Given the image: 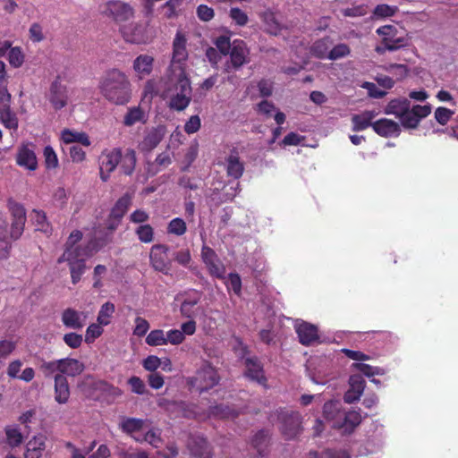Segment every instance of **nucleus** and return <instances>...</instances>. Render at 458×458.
Wrapping results in <instances>:
<instances>
[{
	"label": "nucleus",
	"mask_w": 458,
	"mask_h": 458,
	"mask_svg": "<svg viewBox=\"0 0 458 458\" xmlns=\"http://www.w3.org/2000/svg\"><path fill=\"white\" fill-rule=\"evenodd\" d=\"M226 174L227 176L233 179H240L244 172V165L240 160L239 152L236 148L230 150V155L226 157Z\"/></svg>",
	"instance_id": "nucleus-23"
},
{
	"label": "nucleus",
	"mask_w": 458,
	"mask_h": 458,
	"mask_svg": "<svg viewBox=\"0 0 458 458\" xmlns=\"http://www.w3.org/2000/svg\"><path fill=\"white\" fill-rule=\"evenodd\" d=\"M40 371L43 373L45 377H50L56 371L60 372V363L59 360L46 361L43 360L39 367Z\"/></svg>",
	"instance_id": "nucleus-62"
},
{
	"label": "nucleus",
	"mask_w": 458,
	"mask_h": 458,
	"mask_svg": "<svg viewBox=\"0 0 458 458\" xmlns=\"http://www.w3.org/2000/svg\"><path fill=\"white\" fill-rule=\"evenodd\" d=\"M201 259L206 265L209 275L218 279H225V267L219 259L216 251L207 246L203 245L201 248Z\"/></svg>",
	"instance_id": "nucleus-11"
},
{
	"label": "nucleus",
	"mask_w": 458,
	"mask_h": 458,
	"mask_svg": "<svg viewBox=\"0 0 458 458\" xmlns=\"http://www.w3.org/2000/svg\"><path fill=\"white\" fill-rule=\"evenodd\" d=\"M269 438V431L261 429L258 431L251 440V445L256 448L259 454H261L262 448L267 445Z\"/></svg>",
	"instance_id": "nucleus-53"
},
{
	"label": "nucleus",
	"mask_w": 458,
	"mask_h": 458,
	"mask_svg": "<svg viewBox=\"0 0 458 458\" xmlns=\"http://www.w3.org/2000/svg\"><path fill=\"white\" fill-rule=\"evenodd\" d=\"M62 140L67 144L78 142L85 147H89L90 145V140L87 133L72 131L69 129H64L62 131Z\"/></svg>",
	"instance_id": "nucleus-38"
},
{
	"label": "nucleus",
	"mask_w": 458,
	"mask_h": 458,
	"mask_svg": "<svg viewBox=\"0 0 458 458\" xmlns=\"http://www.w3.org/2000/svg\"><path fill=\"white\" fill-rule=\"evenodd\" d=\"M105 241L92 239L85 246L64 247V253L57 259V263L63 262L75 263L81 260L86 261V259L91 257L106 245Z\"/></svg>",
	"instance_id": "nucleus-6"
},
{
	"label": "nucleus",
	"mask_w": 458,
	"mask_h": 458,
	"mask_svg": "<svg viewBox=\"0 0 458 458\" xmlns=\"http://www.w3.org/2000/svg\"><path fill=\"white\" fill-rule=\"evenodd\" d=\"M169 248L165 244H155L149 253L152 267L158 272L168 275L171 270V261L168 259Z\"/></svg>",
	"instance_id": "nucleus-13"
},
{
	"label": "nucleus",
	"mask_w": 458,
	"mask_h": 458,
	"mask_svg": "<svg viewBox=\"0 0 458 458\" xmlns=\"http://www.w3.org/2000/svg\"><path fill=\"white\" fill-rule=\"evenodd\" d=\"M164 83L162 97H169V108L178 112L186 109L192 98L191 83L186 71L181 69L178 73L167 74Z\"/></svg>",
	"instance_id": "nucleus-2"
},
{
	"label": "nucleus",
	"mask_w": 458,
	"mask_h": 458,
	"mask_svg": "<svg viewBox=\"0 0 458 458\" xmlns=\"http://www.w3.org/2000/svg\"><path fill=\"white\" fill-rule=\"evenodd\" d=\"M308 458H352L348 451L344 449L327 448L321 453L310 451Z\"/></svg>",
	"instance_id": "nucleus-39"
},
{
	"label": "nucleus",
	"mask_w": 458,
	"mask_h": 458,
	"mask_svg": "<svg viewBox=\"0 0 458 458\" xmlns=\"http://www.w3.org/2000/svg\"><path fill=\"white\" fill-rule=\"evenodd\" d=\"M255 110L258 114L264 115L266 118L272 116L273 112L276 110L273 102L268 100H262L257 104Z\"/></svg>",
	"instance_id": "nucleus-63"
},
{
	"label": "nucleus",
	"mask_w": 458,
	"mask_h": 458,
	"mask_svg": "<svg viewBox=\"0 0 458 458\" xmlns=\"http://www.w3.org/2000/svg\"><path fill=\"white\" fill-rule=\"evenodd\" d=\"M32 220L37 226V230L44 233L49 231L50 225L44 211L33 210Z\"/></svg>",
	"instance_id": "nucleus-54"
},
{
	"label": "nucleus",
	"mask_w": 458,
	"mask_h": 458,
	"mask_svg": "<svg viewBox=\"0 0 458 458\" xmlns=\"http://www.w3.org/2000/svg\"><path fill=\"white\" fill-rule=\"evenodd\" d=\"M376 33L381 37L380 43L375 47V52L378 55L399 50L409 44V38L399 37L397 28L393 25L381 26L377 29Z\"/></svg>",
	"instance_id": "nucleus-4"
},
{
	"label": "nucleus",
	"mask_w": 458,
	"mask_h": 458,
	"mask_svg": "<svg viewBox=\"0 0 458 458\" xmlns=\"http://www.w3.org/2000/svg\"><path fill=\"white\" fill-rule=\"evenodd\" d=\"M154 61V57L147 54H141L134 59L132 68L139 79H143L151 74Z\"/></svg>",
	"instance_id": "nucleus-24"
},
{
	"label": "nucleus",
	"mask_w": 458,
	"mask_h": 458,
	"mask_svg": "<svg viewBox=\"0 0 458 458\" xmlns=\"http://www.w3.org/2000/svg\"><path fill=\"white\" fill-rule=\"evenodd\" d=\"M216 49L222 55H227L232 48V42L230 37L226 35H221L214 40Z\"/></svg>",
	"instance_id": "nucleus-57"
},
{
	"label": "nucleus",
	"mask_w": 458,
	"mask_h": 458,
	"mask_svg": "<svg viewBox=\"0 0 458 458\" xmlns=\"http://www.w3.org/2000/svg\"><path fill=\"white\" fill-rule=\"evenodd\" d=\"M131 203V197L129 194H124L117 199L110 211V215L117 220H122Z\"/></svg>",
	"instance_id": "nucleus-37"
},
{
	"label": "nucleus",
	"mask_w": 458,
	"mask_h": 458,
	"mask_svg": "<svg viewBox=\"0 0 458 458\" xmlns=\"http://www.w3.org/2000/svg\"><path fill=\"white\" fill-rule=\"evenodd\" d=\"M226 288L228 291L232 290L236 295L242 293V279L239 274L230 273L228 275V280L225 282Z\"/></svg>",
	"instance_id": "nucleus-58"
},
{
	"label": "nucleus",
	"mask_w": 458,
	"mask_h": 458,
	"mask_svg": "<svg viewBox=\"0 0 458 458\" xmlns=\"http://www.w3.org/2000/svg\"><path fill=\"white\" fill-rule=\"evenodd\" d=\"M115 311V306L110 301L105 302L98 311L97 322L99 325L107 326L111 323V318Z\"/></svg>",
	"instance_id": "nucleus-41"
},
{
	"label": "nucleus",
	"mask_w": 458,
	"mask_h": 458,
	"mask_svg": "<svg viewBox=\"0 0 458 458\" xmlns=\"http://www.w3.org/2000/svg\"><path fill=\"white\" fill-rule=\"evenodd\" d=\"M173 258L175 262L184 267H189L191 261V254L188 248L174 252Z\"/></svg>",
	"instance_id": "nucleus-64"
},
{
	"label": "nucleus",
	"mask_w": 458,
	"mask_h": 458,
	"mask_svg": "<svg viewBox=\"0 0 458 458\" xmlns=\"http://www.w3.org/2000/svg\"><path fill=\"white\" fill-rule=\"evenodd\" d=\"M245 376L251 380L257 381L259 384H265L267 378L264 375L263 367L256 357L247 358L245 360Z\"/></svg>",
	"instance_id": "nucleus-26"
},
{
	"label": "nucleus",
	"mask_w": 458,
	"mask_h": 458,
	"mask_svg": "<svg viewBox=\"0 0 458 458\" xmlns=\"http://www.w3.org/2000/svg\"><path fill=\"white\" fill-rule=\"evenodd\" d=\"M145 342L149 346L165 345V334L162 329L151 330L147 335Z\"/></svg>",
	"instance_id": "nucleus-48"
},
{
	"label": "nucleus",
	"mask_w": 458,
	"mask_h": 458,
	"mask_svg": "<svg viewBox=\"0 0 458 458\" xmlns=\"http://www.w3.org/2000/svg\"><path fill=\"white\" fill-rule=\"evenodd\" d=\"M62 322L67 328L81 329L84 327L81 313L72 308L63 311Z\"/></svg>",
	"instance_id": "nucleus-32"
},
{
	"label": "nucleus",
	"mask_w": 458,
	"mask_h": 458,
	"mask_svg": "<svg viewBox=\"0 0 458 458\" xmlns=\"http://www.w3.org/2000/svg\"><path fill=\"white\" fill-rule=\"evenodd\" d=\"M188 56L186 36L182 31H177L173 41L172 58L167 73H178L181 69L185 70L184 66Z\"/></svg>",
	"instance_id": "nucleus-8"
},
{
	"label": "nucleus",
	"mask_w": 458,
	"mask_h": 458,
	"mask_svg": "<svg viewBox=\"0 0 458 458\" xmlns=\"http://www.w3.org/2000/svg\"><path fill=\"white\" fill-rule=\"evenodd\" d=\"M188 448L193 458H212V448L207 438L194 436L191 438Z\"/></svg>",
	"instance_id": "nucleus-20"
},
{
	"label": "nucleus",
	"mask_w": 458,
	"mask_h": 458,
	"mask_svg": "<svg viewBox=\"0 0 458 458\" xmlns=\"http://www.w3.org/2000/svg\"><path fill=\"white\" fill-rule=\"evenodd\" d=\"M8 52V62L13 68H20L25 60V55L20 47H10Z\"/></svg>",
	"instance_id": "nucleus-46"
},
{
	"label": "nucleus",
	"mask_w": 458,
	"mask_h": 458,
	"mask_svg": "<svg viewBox=\"0 0 458 458\" xmlns=\"http://www.w3.org/2000/svg\"><path fill=\"white\" fill-rule=\"evenodd\" d=\"M46 448V437L42 434L35 436L26 445L25 458H41Z\"/></svg>",
	"instance_id": "nucleus-30"
},
{
	"label": "nucleus",
	"mask_w": 458,
	"mask_h": 458,
	"mask_svg": "<svg viewBox=\"0 0 458 458\" xmlns=\"http://www.w3.org/2000/svg\"><path fill=\"white\" fill-rule=\"evenodd\" d=\"M166 130L163 125H158L148 130L143 140L139 143V149L143 153H149L156 148L165 135Z\"/></svg>",
	"instance_id": "nucleus-18"
},
{
	"label": "nucleus",
	"mask_w": 458,
	"mask_h": 458,
	"mask_svg": "<svg viewBox=\"0 0 458 458\" xmlns=\"http://www.w3.org/2000/svg\"><path fill=\"white\" fill-rule=\"evenodd\" d=\"M184 299L180 306V313L182 317L186 318H195L201 308L199 306L202 293L197 290H191L184 294Z\"/></svg>",
	"instance_id": "nucleus-15"
},
{
	"label": "nucleus",
	"mask_w": 458,
	"mask_h": 458,
	"mask_svg": "<svg viewBox=\"0 0 458 458\" xmlns=\"http://www.w3.org/2000/svg\"><path fill=\"white\" fill-rule=\"evenodd\" d=\"M54 378L55 400L60 404H64L70 398V387L68 380L66 377L62 374H56Z\"/></svg>",
	"instance_id": "nucleus-29"
},
{
	"label": "nucleus",
	"mask_w": 458,
	"mask_h": 458,
	"mask_svg": "<svg viewBox=\"0 0 458 458\" xmlns=\"http://www.w3.org/2000/svg\"><path fill=\"white\" fill-rule=\"evenodd\" d=\"M361 422V415L358 411H343L341 420L336 422V427L339 429H344L345 433H352L357 426Z\"/></svg>",
	"instance_id": "nucleus-25"
},
{
	"label": "nucleus",
	"mask_w": 458,
	"mask_h": 458,
	"mask_svg": "<svg viewBox=\"0 0 458 458\" xmlns=\"http://www.w3.org/2000/svg\"><path fill=\"white\" fill-rule=\"evenodd\" d=\"M411 106V102L407 98H394L392 99L385 108V114H394L395 117L399 119L402 114H404V112Z\"/></svg>",
	"instance_id": "nucleus-35"
},
{
	"label": "nucleus",
	"mask_w": 458,
	"mask_h": 458,
	"mask_svg": "<svg viewBox=\"0 0 458 458\" xmlns=\"http://www.w3.org/2000/svg\"><path fill=\"white\" fill-rule=\"evenodd\" d=\"M122 157V149L114 148L111 150H104L99 157V176L103 182H107L119 165Z\"/></svg>",
	"instance_id": "nucleus-10"
},
{
	"label": "nucleus",
	"mask_w": 458,
	"mask_h": 458,
	"mask_svg": "<svg viewBox=\"0 0 458 458\" xmlns=\"http://www.w3.org/2000/svg\"><path fill=\"white\" fill-rule=\"evenodd\" d=\"M333 41L330 37H324L316 40L310 47V53L313 56L319 59L327 58L329 48L332 46Z\"/></svg>",
	"instance_id": "nucleus-34"
},
{
	"label": "nucleus",
	"mask_w": 458,
	"mask_h": 458,
	"mask_svg": "<svg viewBox=\"0 0 458 458\" xmlns=\"http://www.w3.org/2000/svg\"><path fill=\"white\" fill-rule=\"evenodd\" d=\"M16 164L29 171L38 168V159L32 143H23L17 148Z\"/></svg>",
	"instance_id": "nucleus-17"
},
{
	"label": "nucleus",
	"mask_w": 458,
	"mask_h": 458,
	"mask_svg": "<svg viewBox=\"0 0 458 458\" xmlns=\"http://www.w3.org/2000/svg\"><path fill=\"white\" fill-rule=\"evenodd\" d=\"M98 89L103 98L114 105H126L131 98V84L128 76L119 69L106 71L101 76Z\"/></svg>",
	"instance_id": "nucleus-1"
},
{
	"label": "nucleus",
	"mask_w": 458,
	"mask_h": 458,
	"mask_svg": "<svg viewBox=\"0 0 458 458\" xmlns=\"http://www.w3.org/2000/svg\"><path fill=\"white\" fill-rule=\"evenodd\" d=\"M295 329L302 345H311L319 339L318 327L310 323L302 322L297 325Z\"/></svg>",
	"instance_id": "nucleus-22"
},
{
	"label": "nucleus",
	"mask_w": 458,
	"mask_h": 458,
	"mask_svg": "<svg viewBox=\"0 0 458 458\" xmlns=\"http://www.w3.org/2000/svg\"><path fill=\"white\" fill-rule=\"evenodd\" d=\"M115 454L118 458H149L146 451L133 446H117Z\"/></svg>",
	"instance_id": "nucleus-40"
},
{
	"label": "nucleus",
	"mask_w": 458,
	"mask_h": 458,
	"mask_svg": "<svg viewBox=\"0 0 458 458\" xmlns=\"http://www.w3.org/2000/svg\"><path fill=\"white\" fill-rule=\"evenodd\" d=\"M7 208L11 214L12 220L27 219L26 210L22 204L10 199L7 201Z\"/></svg>",
	"instance_id": "nucleus-45"
},
{
	"label": "nucleus",
	"mask_w": 458,
	"mask_h": 458,
	"mask_svg": "<svg viewBox=\"0 0 458 458\" xmlns=\"http://www.w3.org/2000/svg\"><path fill=\"white\" fill-rule=\"evenodd\" d=\"M373 131L385 138L397 137L401 133L399 123L387 118H381L374 122Z\"/></svg>",
	"instance_id": "nucleus-21"
},
{
	"label": "nucleus",
	"mask_w": 458,
	"mask_h": 458,
	"mask_svg": "<svg viewBox=\"0 0 458 458\" xmlns=\"http://www.w3.org/2000/svg\"><path fill=\"white\" fill-rule=\"evenodd\" d=\"M199 153V143L195 140L193 141L186 150L184 155L183 163L185 164L183 167H182V171H187L191 164L195 161Z\"/></svg>",
	"instance_id": "nucleus-52"
},
{
	"label": "nucleus",
	"mask_w": 458,
	"mask_h": 458,
	"mask_svg": "<svg viewBox=\"0 0 458 458\" xmlns=\"http://www.w3.org/2000/svg\"><path fill=\"white\" fill-rule=\"evenodd\" d=\"M5 434L7 442L11 446H18L23 440V436L17 427H7Z\"/></svg>",
	"instance_id": "nucleus-55"
},
{
	"label": "nucleus",
	"mask_w": 458,
	"mask_h": 458,
	"mask_svg": "<svg viewBox=\"0 0 458 458\" xmlns=\"http://www.w3.org/2000/svg\"><path fill=\"white\" fill-rule=\"evenodd\" d=\"M259 17L264 25L266 33L272 36H278L283 30L284 25L279 20V14L273 9L267 8L259 13Z\"/></svg>",
	"instance_id": "nucleus-19"
},
{
	"label": "nucleus",
	"mask_w": 458,
	"mask_h": 458,
	"mask_svg": "<svg viewBox=\"0 0 458 458\" xmlns=\"http://www.w3.org/2000/svg\"><path fill=\"white\" fill-rule=\"evenodd\" d=\"M120 32L126 42L132 44H146L148 40L146 26L142 23L132 22L121 26Z\"/></svg>",
	"instance_id": "nucleus-16"
},
{
	"label": "nucleus",
	"mask_w": 458,
	"mask_h": 458,
	"mask_svg": "<svg viewBox=\"0 0 458 458\" xmlns=\"http://www.w3.org/2000/svg\"><path fill=\"white\" fill-rule=\"evenodd\" d=\"M136 152L131 148H128L125 152L122 153L120 161V168L125 175H131L136 166Z\"/></svg>",
	"instance_id": "nucleus-36"
},
{
	"label": "nucleus",
	"mask_w": 458,
	"mask_h": 458,
	"mask_svg": "<svg viewBox=\"0 0 458 458\" xmlns=\"http://www.w3.org/2000/svg\"><path fill=\"white\" fill-rule=\"evenodd\" d=\"M43 156L45 160L46 168L55 169L59 165L58 157L51 146H46L43 150Z\"/></svg>",
	"instance_id": "nucleus-51"
},
{
	"label": "nucleus",
	"mask_w": 458,
	"mask_h": 458,
	"mask_svg": "<svg viewBox=\"0 0 458 458\" xmlns=\"http://www.w3.org/2000/svg\"><path fill=\"white\" fill-rule=\"evenodd\" d=\"M187 231V225L182 218L175 217L172 219L166 227V232L169 234L182 236Z\"/></svg>",
	"instance_id": "nucleus-44"
},
{
	"label": "nucleus",
	"mask_w": 458,
	"mask_h": 458,
	"mask_svg": "<svg viewBox=\"0 0 458 458\" xmlns=\"http://www.w3.org/2000/svg\"><path fill=\"white\" fill-rule=\"evenodd\" d=\"M342 412V403L339 401L330 400L324 403L323 417L327 421L332 422V427L335 428H337L336 422L340 421Z\"/></svg>",
	"instance_id": "nucleus-28"
},
{
	"label": "nucleus",
	"mask_w": 458,
	"mask_h": 458,
	"mask_svg": "<svg viewBox=\"0 0 458 458\" xmlns=\"http://www.w3.org/2000/svg\"><path fill=\"white\" fill-rule=\"evenodd\" d=\"M353 369L361 372L364 376L370 377L374 375L383 374V371L380 368L372 367L366 363L356 362L352 365Z\"/></svg>",
	"instance_id": "nucleus-60"
},
{
	"label": "nucleus",
	"mask_w": 458,
	"mask_h": 458,
	"mask_svg": "<svg viewBox=\"0 0 458 458\" xmlns=\"http://www.w3.org/2000/svg\"><path fill=\"white\" fill-rule=\"evenodd\" d=\"M60 363V373L62 375H67L69 377H76L82 373L85 366L77 359L64 358L59 360Z\"/></svg>",
	"instance_id": "nucleus-31"
},
{
	"label": "nucleus",
	"mask_w": 458,
	"mask_h": 458,
	"mask_svg": "<svg viewBox=\"0 0 458 458\" xmlns=\"http://www.w3.org/2000/svg\"><path fill=\"white\" fill-rule=\"evenodd\" d=\"M144 119L143 110L138 107H132L128 110L123 118V123L126 126H132L138 122H141Z\"/></svg>",
	"instance_id": "nucleus-49"
},
{
	"label": "nucleus",
	"mask_w": 458,
	"mask_h": 458,
	"mask_svg": "<svg viewBox=\"0 0 458 458\" xmlns=\"http://www.w3.org/2000/svg\"><path fill=\"white\" fill-rule=\"evenodd\" d=\"M71 272V278L73 284H76L81 278L86 269V261L81 260L80 262L68 264Z\"/></svg>",
	"instance_id": "nucleus-56"
},
{
	"label": "nucleus",
	"mask_w": 458,
	"mask_h": 458,
	"mask_svg": "<svg viewBox=\"0 0 458 458\" xmlns=\"http://www.w3.org/2000/svg\"><path fill=\"white\" fill-rule=\"evenodd\" d=\"M144 426V420L137 418H124L120 423V428L123 432L132 435L135 432L141 430Z\"/></svg>",
	"instance_id": "nucleus-42"
},
{
	"label": "nucleus",
	"mask_w": 458,
	"mask_h": 458,
	"mask_svg": "<svg viewBox=\"0 0 458 458\" xmlns=\"http://www.w3.org/2000/svg\"><path fill=\"white\" fill-rule=\"evenodd\" d=\"M228 55L230 59L225 64V72L237 71L250 62V49L242 39H234L232 42V48Z\"/></svg>",
	"instance_id": "nucleus-9"
},
{
	"label": "nucleus",
	"mask_w": 458,
	"mask_h": 458,
	"mask_svg": "<svg viewBox=\"0 0 458 458\" xmlns=\"http://www.w3.org/2000/svg\"><path fill=\"white\" fill-rule=\"evenodd\" d=\"M135 234L142 243H150L154 241V228L149 224L140 225L135 229Z\"/></svg>",
	"instance_id": "nucleus-43"
},
{
	"label": "nucleus",
	"mask_w": 458,
	"mask_h": 458,
	"mask_svg": "<svg viewBox=\"0 0 458 458\" xmlns=\"http://www.w3.org/2000/svg\"><path fill=\"white\" fill-rule=\"evenodd\" d=\"M99 11L104 17L116 24L126 22L134 16V10L131 4L119 0L106 2L100 5Z\"/></svg>",
	"instance_id": "nucleus-7"
},
{
	"label": "nucleus",
	"mask_w": 458,
	"mask_h": 458,
	"mask_svg": "<svg viewBox=\"0 0 458 458\" xmlns=\"http://www.w3.org/2000/svg\"><path fill=\"white\" fill-rule=\"evenodd\" d=\"M0 123L9 130L17 131L19 119L11 105L0 106Z\"/></svg>",
	"instance_id": "nucleus-33"
},
{
	"label": "nucleus",
	"mask_w": 458,
	"mask_h": 458,
	"mask_svg": "<svg viewBox=\"0 0 458 458\" xmlns=\"http://www.w3.org/2000/svg\"><path fill=\"white\" fill-rule=\"evenodd\" d=\"M269 420L280 422L279 429L287 440L294 439L302 431L301 415L298 411L280 408L270 414Z\"/></svg>",
	"instance_id": "nucleus-3"
},
{
	"label": "nucleus",
	"mask_w": 458,
	"mask_h": 458,
	"mask_svg": "<svg viewBox=\"0 0 458 458\" xmlns=\"http://www.w3.org/2000/svg\"><path fill=\"white\" fill-rule=\"evenodd\" d=\"M47 99L56 111L66 106L68 103L67 87L62 83L59 75L50 84Z\"/></svg>",
	"instance_id": "nucleus-14"
},
{
	"label": "nucleus",
	"mask_w": 458,
	"mask_h": 458,
	"mask_svg": "<svg viewBox=\"0 0 458 458\" xmlns=\"http://www.w3.org/2000/svg\"><path fill=\"white\" fill-rule=\"evenodd\" d=\"M229 16L236 25L241 27L245 26L249 21L247 13L238 7L231 8Z\"/></svg>",
	"instance_id": "nucleus-61"
},
{
	"label": "nucleus",
	"mask_w": 458,
	"mask_h": 458,
	"mask_svg": "<svg viewBox=\"0 0 458 458\" xmlns=\"http://www.w3.org/2000/svg\"><path fill=\"white\" fill-rule=\"evenodd\" d=\"M351 54V48L347 44L340 43L335 45L328 53L327 59L335 61Z\"/></svg>",
	"instance_id": "nucleus-50"
},
{
	"label": "nucleus",
	"mask_w": 458,
	"mask_h": 458,
	"mask_svg": "<svg viewBox=\"0 0 458 458\" xmlns=\"http://www.w3.org/2000/svg\"><path fill=\"white\" fill-rule=\"evenodd\" d=\"M377 116V113L373 110H365L360 114L352 116V130L353 131H361L369 127L373 128V119Z\"/></svg>",
	"instance_id": "nucleus-27"
},
{
	"label": "nucleus",
	"mask_w": 458,
	"mask_h": 458,
	"mask_svg": "<svg viewBox=\"0 0 458 458\" xmlns=\"http://www.w3.org/2000/svg\"><path fill=\"white\" fill-rule=\"evenodd\" d=\"M431 113V106L429 105L420 106L414 105L411 106L399 117L402 126L405 129H415L420 124L421 119L427 117Z\"/></svg>",
	"instance_id": "nucleus-12"
},
{
	"label": "nucleus",
	"mask_w": 458,
	"mask_h": 458,
	"mask_svg": "<svg viewBox=\"0 0 458 458\" xmlns=\"http://www.w3.org/2000/svg\"><path fill=\"white\" fill-rule=\"evenodd\" d=\"M220 382V376L217 369L209 362L204 361L196 371L194 377L188 378V385L198 390L199 393L207 392Z\"/></svg>",
	"instance_id": "nucleus-5"
},
{
	"label": "nucleus",
	"mask_w": 458,
	"mask_h": 458,
	"mask_svg": "<svg viewBox=\"0 0 458 458\" xmlns=\"http://www.w3.org/2000/svg\"><path fill=\"white\" fill-rule=\"evenodd\" d=\"M102 327L103 325H99L98 323L90 324L86 330L85 342L91 344L98 338L104 332Z\"/></svg>",
	"instance_id": "nucleus-59"
},
{
	"label": "nucleus",
	"mask_w": 458,
	"mask_h": 458,
	"mask_svg": "<svg viewBox=\"0 0 458 458\" xmlns=\"http://www.w3.org/2000/svg\"><path fill=\"white\" fill-rule=\"evenodd\" d=\"M12 244L7 240L6 226L4 224H0V259H8L10 256Z\"/></svg>",
	"instance_id": "nucleus-47"
}]
</instances>
